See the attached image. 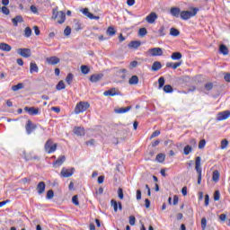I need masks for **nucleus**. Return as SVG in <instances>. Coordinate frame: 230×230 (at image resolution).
<instances>
[{
    "label": "nucleus",
    "mask_w": 230,
    "mask_h": 230,
    "mask_svg": "<svg viewBox=\"0 0 230 230\" xmlns=\"http://www.w3.org/2000/svg\"><path fill=\"white\" fill-rule=\"evenodd\" d=\"M197 12H199V9L197 8H193L192 11H182L180 14L181 19L183 21H188V19L195 17V15H197Z\"/></svg>",
    "instance_id": "2"
},
{
    "label": "nucleus",
    "mask_w": 230,
    "mask_h": 230,
    "mask_svg": "<svg viewBox=\"0 0 230 230\" xmlns=\"http://www.w3.org/2000/svg\"><path fill=\"white\" fill-rule=\"evenodd\" d=\"M89 71H91L89 66H87L85 65L81 66V73H83V75H88Z\"/></svg>",
    "instance_id": "35"
},
{
    "label": "nucleus",
    "mask_w": 230,
    "mask_h": 230,
    "mask_svg": "<svg viewBox=\"0 0 230 230\" xmlns=\"http://www.w3.org/2000/svg\"><path fill=\"white\" fill-rule=\"evenodd\" d=\"M207 226H208V220L206 219V217H203L201 219V229L206 230Z\"/></svg>",
    "instance_id": "43"
},
{
    "label": "nucleus",
    "mask_w": 230,
    "mask_h": 230,
    "mask_svg": "<svg viewBox=\"0 0 230 230\" xmlns=\"http://www.w3.org/2000/svg\"><path fill=\"white\" fill-rule=\"evenodd\" d=\"M118 195H119V199H120V200H123L124 195H123V189L119 188L118 190Z\"/></svg>",
    "instance_id": "50"
},
{
    "label": "nucleus",
    "mask_w": 230,
    "mask_h": 230,
    "mask_svg": "<svg viewBox=\"0 0 230 230\" xmlns=\"http://www.w3.org/2000/svg\"><path fill=\"white\" fill-rule=\"evenodd\" d=\"M183 215L182 213H177L176 214V220H182Z\"/></svg>",
    "instance_id": "64"
},
{
    "label": "nucleus",
    "mask_w": 230,
    "mask_h": 230,
    "mask_svg": "<svg viewBox=\"0 0 230 230\" xmlns=\"http://www.w3.org/2000/svg\"><path fill=\"white\" fill-rule=\"evenodd\" d=\"M165 155L163 153H160L156 155L155 161L157 163H164Z\"/></svg>",
    "instance_id": "31"
},
{
    "label": "nucleus",
    "mask_w": 230,
    "mask_h": 230,
    "mask_svg": "<svg viewBox=\"0 0 230 230\" xmlns=\"http://www.w3.org/2000/svg\"><path fill=\"white\" fill-rule=\"evenodd\" d=\"M30 73L33 75V73H39V66H37V63L31 62L30 64Z\"/></svg>",
    "instance_id": "22"
},
{
    "label": "nucleus",
    "mask_w": 230,
    "mask_h": 230,
    "mask_svg": "<svg viewBox=\"0 0 230 230\" xmlns=\"http://www.w3.org/2000/svg\"><path fill=\"white\" fill-rule=\"evenodd\" d=\"M128 6H134L136 4V0H127Z\"/></svg>",
    "instance_id": "58"
},
{
    "label": "nucleus",
    "mask_w": 230,
    "mask_h": 230,
    "mask_svg": "<svg viewBox=\"0 0 230 230\" xmlns=\"http://www.w3.org/2000/svg\"><path fill=\"white\" fill-rule=\"evenodd\" d=\"M24 37H26L27 39L31 37V28L30 27H26L24 30Z\"/></svg>",
    "instance_id": "39"
},
{
    "label": "nucleus",
    "mask_w": 230,
    "mask_h": 230,
    "mask_svg": "<svg viewBox=\"0 0 230 230\" xmlns=\"http://www.w3.org/2000/svg\"><path fill=\"white\" fill-rule=\"evenodd\" d=\"M119 93L116 91V88H111L103 93L104 96H118Z\"/></svg>",
    "instance_id": "21"
},
{
    "label": "nucleus",
    "mask_w": 230,
    "mask_h": 230,
    "mask_svg": "<svg viewBox=\"0 0 230 230\" xmlns=\"http://www.w3.org/2000/svg\"><path fill=\"white\" fill-rule=\"evenodd\" d=\"M31 12H32V13H39V9H37L35 5H31Z\"/></svg>",
    "instance_id": "55"
},
{
    "label": "nucleus",
    "mask_w": 230,
    "mask_h": 230,
    "mask_svg": "<svg viewBox=\"0 0 230 230\" xmlns=\"http://www.w3.org/2000/svg\"><path fill=\"white\" fill-rule=\"evenodd\" d=\"M16 52L20 57H23V58H30L31 57V49H17Z\"/></svg>",
    "instance_id": "7"
},
{
    "label": "nucleus",
    "mask_w": 230,
    "mask_h": 230,
    "mask_svg": "<svg viewBox=\"0 0 230 230\" xmlns=\"http://www.w3.org/2000/svg\"><path fill=\"white\" fill-rule=\"evenodd\" d=\"M57 143L53 142V139H49L44 146V150L47 154H53L57 152Z\"/></svg>",
    "instance_id": "1"
},
{
    "label": "nucleus",
    "mask_w": 230,
    "mask_h": 230,
    "mask_svg": "<svg viewBox=\"0 0 230 230\" xmlns=\"http://www.w3.org/2000/svg\"><path fill=\"white\" fill-rule=\"evenodd\" d=\"M193 148L190 146H186L184 148H183V154L185 155H190V154H191Z\"/></svg>",
    "instance_id": "34"
},
{
    "label": "nucleus",
    "mask_w": 230,
    "mask_h": 230,
    "mask_svg": "<svg viewBox=\"0 0 230 230\" xmlns=\"http://www.w3.org/2000/svg\"><path fill=\"white\" fill-rule=\"evenodd\" d=\"M52 15L54 19H57V17L59 19L58 24H64L66 22V13L64 11L58 12L54 10Z\"/></svg>",
    "instance_id": "5"
},
{
    "label": "nucleus",
    "mask_w": 230,
    "mask_h": 230,
    "mask_svg": "<svg viewBox=\"0 0 230 230\" xmlns=\"http://www.w3.org/2000/svg\"><path fill=\"white\" fill-rule=\"evenodd\" d=\"M158 33L161 37H163L164 35V27H161L159 30H158Z\"/></svg>",
    "instance_id": "60"
},
{
    "label": "nucleus",
    "mask_w": 230,
    "mask_h": 230,
    "mask_svg": "<svg viewBox=\"0 0 230 230\" xmlns=\"http://www.w3.org/2000/svg\"><path fill=\"white\" fill-rule=\"evenodd\" d=\"M148 31H146V28H140L138 31L139 37H145Z\"/></svg>",
    "instance_id": "40"
},
{
    "label": "nucleus",
    "mask_w": 230,
    "mask_h": 230,
    "mask_svg": "<svg viewBox=\"0 0 230 230\" xmlns=\"http://www.w3.org/2000/svg\"><path fill=\"white\" fill-rule=\"evenodd\" d=\"M205 146H206V140L201 139V140L199 141V150H202V148H204Z\"/></svg>",
    "instance_id": "49"
},
{
    "label": "nucleus",
    "mask_w": 230,
    "mask_h": 230,
    "mask_svg": "<svg viewBox=\"0 0 230 230\" xmlns=\"http://www.w3.org/2000/svg\"><path fill=\"white\" fill-rule=\"evenodd\" d=\"M94 142H95L94 139H91V140L86 141L85 145L87 146H93L94 145Z\"/></svg>",
    "instance_id": "56"
},
{
    "label": "nucleus",
    "mask_w": 230,
    "mask_h": 230,
    "mask_svg": "<svg viewBox=\"0 0 230 230\" xmlns=\"http://www.w3.org/2000/svg\"><path fill=\"white\" fill-rule=\"evenodd\" d=\"M149 55L151 57H161L163 55V49L161 48H153L148 49Z\"/></svg>",
    "instance_id": "12"
},
{
    "label": "nucleus",
    "mask_w": 230,
    "mask_h": 230,
    "mask_svg": "<svg viewBox=\"0 0 230 230\" xmlns=\"http://www.w3.org/2000/svg\"><path fill=\"white\" fill-rule=\"evenodd\" d=\"M205 206H209V195H205Z\"/></svg>",
    "instance_id": "61"
},
{
    "label": "nucleus",
    "mask_w": 230,
    "mask_h": 230,
    "mask_svg": "<svg viewBox=\"0 0 230 230\" xmlns=\"http://www.w3.org/2000/svg\"><path fill=\"white\" fill-rule=\"evenodd\" d=\"M106 33L107 35H110V37H114V35H116V30H114V27H109Z\"/></svg>",
    "instance_id": "33"
},
{
    "label": "nucleus",
    "mask_w": 230,
    "mask_h": 230,
    "mask_svg": "<svg viewBox=\"0 0 230 230\" xmlns=\"http://www.w3.org/2000/svg\"><path fill=\"white\" fill-rule=\"evenodd\" d=\"M164 93H172L173 92V88L170 84L164 85Z\"/></svg>",
    "instance_id": "42"
},
{
    "label": "nucleus",
    "mask_w": 230,
    "mask_h": 230,
    "mask_svg": "<svg viewBox=\"0 0 230 230\" xmlns=\"http://www.w3.org/2000/svg\"><path fill=\"white\" fill-rule=\"evenodd\" d=\"M129 224L131 226H136V217H134V216L129 217Z\"/></svg>",
    "instance_id": "52"
},
{
    "label": "nucleus",
    "mask_w": 230,
    "mask_h": 230,
    "mask_svg": "<svg viewBox=\"0 0 230 230\" xmlns=\"http://www.w3.org/2000/svg\"><path fill=\"white\" fill-rule=\"evenodd\" d=\"M129 85H137L139 84V77L137 75H132L128 81Z\"/></svg>",
    "instance_id": "24"
},
{
    "label": "nucleus",
    "mask_w": 230,
    "mask_h": 230,
    "mask_svg": "<svg viewBox=\"0 0 230 230\" xmlns=\"http://www.w3.org/2000/svg\"><path fill=\"white\" fill-rule=\"evenodd\" d=\"M230 118V111H225L217 113V120L224 121Z\"/></svg>",
    "instance_id": "10"
},
{
    "label": "nucleus",
    "mask_w": 230,
    "mask_h": 230,
    "mask_svg": "<svg viewBox=\"0 0 230 230\" xmlns=\"http://www.w3.org/2000/svg\"><path fill=\"white\" fill-rule=\"evenodd\" d=\"M72 202L75 204V206H80V202L78 201V196L75 195L72 198Z\"/></svg>",
    "instance_id": "45"
},
{
    "label": "nucleus",
    "mask_w": 230,
    "mask_h": 230,
    "mask_svg": "<svg viewBox=\"0 0 230 230\" xmlns=\"http://www.w3.org/2000/svg\"><path fill=\"white\" fill-rule=\"evenodd\" d=\"M137 200H141V190H137Z\"/></svg>",
    "instance_id": "63"
},
{
    "label": "nucleus",
    "mask_w": 230,
    "mask_h": 230,
    "mask_svg": "<svg viewBox=\"0 0 230 230\" xmlns=\"http://www.w3.org/2000/svg\"><path fill=\"white\" fill-rule=\"evenodd\" d=\"M219 180H220V172H218V171H214L212 174V181L214 182H218Z\"/></svg>",
    "instance_id": "28"
},
{
    "label": "nucleus",
    "mask_w": 230,
    "mask_h": 230,
    "mask_svg": "<svg viewBox=\"0 0 230 230\" xmlns=\"http://www.w3.org/2000/svg\"><path fill=\"white\" fill-rule=\"evenodd\" d=\"M224 78L226 82L230 83V73H226Z\"/></svg>",
    "instance_id": "62"
},
{
    "label": "nucleus",
    "mask_w": 230,
    "mask_h": 230,
    "mask_svg": "<svg viewBox=\"0 0 230 230\" xmlns=\"http://www.w3.org/2000/svg\"><path fill=\"white\" fill-rule=\"evenodd\" d=\"M200 161H202L200 156L196 157L195 170L198 173V184H200V182H202V167L200 166Z\"/></svg>",
    "instance_id": "3"
},
{
    "label": "nucleus",
    "mask_w": 230,
    "mask_h": 230,
    "mask_svg": "<svg viewBox=\"0 0 230 230\" xmlns=\"http://www.w3.org/2000/svg\"><path fill=\"white\" fill-rule=\"evenodd\" d=\"M56 89L58 91H62V89H66V84H64V81H59L56 86Z\"/></svg>",
    "instance_id": "36"
},
{
    "label": "nucleus",
    "mask_w": 230,
    "mask_h": 230,
    "mask_svg": "<svg viewBox=\"0 0 230 230\" xmlns=\"http://www.w3.org/2000/svg\"><path fill=\"white\" fill-rule=\"evenodd\" d=\"M75 78V75L72 73H69L66 78V82L68 85H71L73 84V79Z\"/></svg>",
    "instance_id": "32"
},
{
    "label": "nucleus",
    "mask_w": 230,
    "mask_h": 230,
    "mask_svg": "<svg viewBox=\"0 0 230 230\" xmlns=\"http://www.w3.org/2000/svg\"><path fill=\"white\" fill-rule=\"evenodd\" d=\"M130 109H132V106H128L126 108H119V109H115V112L116 114H125V112H128Z\"/></svg>",
    "instance_id": "23"
},
{
    "label": "nucleus",
    "mask_w": 230,
    "mask_h": 230,
    "mask_svg": "<svg viewBox=\"0 0 230 230\" xmlns=\"http://www.w3.org/2000/svg\"><path fill=\"white\" fill-rule=\"evenodd\" d=\"M73 132L75 136H85V128L82 127H75Z\"/></svg>",
    "instance_id": "20"
},
{
    "label": "nucleus",
    "mask_w": 230,
    "mask_h": 230,
    "mask_svg": "<svg viewBox=\"0 0 230 230\" xmlns=\"http://www.w3.org/2000/svg\"><path fill=\"white\" fill-rule=\"evenodd\" d=\"M139 46H141V41H138V40H133L128 44V48H131L133 49H137Z\"/></svg>",
    "instance_id": "25"
},
{
    "label": "nucleus",
    "mask_w": 230,
    "mask_h": 230,
    "mask_svg": "<svg viewBox=\"0 0 230 230\" xmlns=\"http://www.w3.org/2000/svg\"><path fill=\"white\" fill-rule=\"evenodd\" d=\"M36 190L39 195H42L46 191V183L44 181H40L38 183Z\"/></svg>",
    "instance_id": "17"
},
{
    "label": "nucleus",
    "mask_w": 230,
    "mask_h": 230,
    "mask_svg": "<svg viewBox=\"0 0 230 230\" xmlns=\"http://www.w3.org/2000/svg\"><path fill=\"white\" fill-rule=\"evenodd\" d=\"M161 131L155 130V132L152 133L150 139H154V137H157V136H160Z\"/></svg>",
    "instance_id": "51"
},
{
    "label": "nucleus",
    "mask_w": 230,
    "mask_h": 230,
    "mask_svg": "<svg viewBox=\"0 0 230 230\" xmlns=\"http://www.w3.org/2000/svg\"><path fill=\"white\" fill-rule=\"evenodd\" d=\"M102 78H103V74L92 75L90 76V82H92L93 84H96V82H100Z\"/></svg>",
    "instance_id": "18"
},
{
    "label": "nucleus",
    "mask_w": 230,
    "mask_h": 230,
    "mask_svg": "<svg viewBox=\"0 0 230 230\" xmlns=\"http://www.w3.org/2000/svg\"><path fill=\"white\" fill-rule=\"evenodd\" d=\"M46 62L49 65V66H57V64L60 63V58L53 56V57H49L46 58Z\"/></svg>",
    "instance_id": "13"
},
{
    "label": "nucleus",
    "mask_w": 230,
    "mask_h": 230,
    "mask_svg": "<svg viewBox=\"0 0 230 230\" xmlns=\"http://www.w3.org/2000/svg\"><path fill=\"white\" fill-rule=\"evenodd\" d=\"M214 200L218 201L220 200V191L219 190H216L214 193Z\"/></svg>",
    "instance_id": "47"
},
{
    "label": "nucleus",
    "mask_w": 230,
    "mask_h": 230,
    "mask_svg": "<svg viewBox=\"0 0 230 230\" xmlns=\"http://www.w3.org/2000/svg\"><path fill=\"white\" fill-rule=\"evenodd\" d=\"M25 112H28L30 116H37V114H40V109L35 107H28L24 108Z\"/></svg>",
    "instance_id": "9"
},
{
    "label": "nucleus",
    "mask_w": 230,
    "mask_h": 230,
    "mask_svg": "<svg viewBox=\"0 0 230 230\" xmlns=\"http://www.w3.org/2000/svg\"><path fill=\"white\" fill-rule=\"evenodd\" d=\"M64 35H66V37H68V35H71V27L66 26L65 31H64Z\"/></svg>",
    "instance_id": "48"
},
{
    "label": "nucleus",
    "mask_w": 230,
    "mask_h": 230,
    "mask_svg": "<svg viewBox=\"0 0 230 230\" xmlns=\"http://www.w3.org/2000/svg\"><path fill=\"white\" fill-rule=\"evenodd\" d=\"M181 58L182 54H181L180 52L173 53V60H179L173 63V69H177V67H181V66H182V60H181Z\"/></svg>",
    "instance_id": "6"
},
{
    "label": "nucleus",
    "mask_w": 230,
    "mask_h": 230,
    "mask_svg": "<svg viewBox=\"0 0 230 230\" xmlns=\"http://www.w3.org/2000/svg\"><path fill=\"white\" fill-rule=\"evenodd\" d=\"M228 145H229V141H227V139H223L221 141V146H220L221 150H226Z\"/></svg>",
    "instance_id": "37"
},
{
    "label": "nucleus",
    "mask_w": 230,
    "mask_h": 230,
    "mask_svg": "<svg viewBox=\"0 0 230 230\" xmlns=\"http://www.w3.org/2000/svg\"><path fill=\"white\" fill-rule=\"evenodd\" d=\"M81 12H82L86 17H88V19H93L94 21L100 20V16H94V14H93L92 13L89 12V9H88V8H84V9L81 10Z\"/></svg>",
    "instance_id": "15"
},
{
    "label": "nucleus",
    "mask_w": 230,
    "mask_h": 230,
    "mask_svg": "<svg viewBox=\"0 0 230 230\" xmlns=\"http://www.w3.org/2000/svg\"><path fill=\"white\" fill-rule=\"evenodd\" d=\"M2 13H4V15H10V9H8V7H6V6H3Z\"/></svg>",
    "instance_id": "46"
},
{
    "label": "nucleus",
    "mask_w": 230,
    "mask_h": 230,
    "mask_svg": "<svg viewBox=\"0 0 230 230\" xmlns=\"http://www.w3.org/2000/svg\"><path fill=\"white\" fill-rule=\"evenodd\" d=\"M12 91H13L14 93L21 90V89H24V84L22 83H19L18 84L16 85H13L12 86Z\"/></svg>",
    "instance_id": "29"
},
{
    "label": "nucleus",
    "mask_w": 230,
    "mask_h": 230,
    "mask_svg": "<svg viewBox=\"0 0 230 230\" xmlns=\"http://www.w3.org/2000/svg\"><path fill=\"white\" fill-rule=\"evenodd\" d=\"M205 89L207 91H211V89H213V83H208L207 84H205Z\"/></svg>",
    "instance_id": "54"
},
{
    "label": "nucleus",
    "mask_w": 230,
    "mask_h": 230,
    "mask_svg": "<svg viewBox=\"0 0 230 230\" xmlns=\"http://www.w3.org/2000/svg\"><path fill=\"white\" fill-rule=\"evenodd\" d=\"M60 173L61 177H71L75 173V167H71L70 169L63 167Z\"/></svg>",
    "instance_id": "8"
},
{
    "label": "nucleus",
    "mask_w": 230,
    "mask_h": 230,
    "mask_svg": "<svg viewBox=\"0 0 230 230\" xmlns=\"http://www.w3.org/2000/svg\"><path fill=\"white\" fill-rule=\"evenodd\" d=\"M54 197L55 192L53 191V190H49V191H47L46 199H48V200H51V199H53Z\"/></svg>",
    "instance_id": "38"
},
{
    "label": "nucleus",
    "mask_w": 230,
    "mask_h": 230,
    "mask_svg": "<svg viewBox=\"0 0 230 230\" xmlns=\"http://www.w3.org/2000/svg\"><path fill=\"white\" fill-rule=\"evenodd\" d=\"M179 13H181V9H179L177 7H174L173 8V15H174V17H178Z\"/></svg>",
    "instance_id": "53"
},
{
    "label": "nucleus",
    "mask_w": 230,
    "mask_h": 230,
    "mask_svg": "<svg viewBox=\"0 0 230 230\" xmlns=\"http://www.w3.org/2000/svg\"><path fill=\"white\" fill-rule=\"evenodd\" d=\"M89 107H91L89 102H80L79 103L76 104V106L75 108V113L80 114L82 112H85V111H87V109H89Z\"/></svg>",
    "instance_id": "4"
},
{
    "label": "nucleus",
    "mask_w": 230,
    "mask_h": 230,
    "mask_svg": "<svg viewBox=\"0 0 230 230\" xmlns=\"http://www.w3.org/2000/svg\"><path fill=\"white\" fill-rule=\"evenodd\" d=\"M219 51L222 53V55H229V49H227L226 45H221L219 47Z\"/></svg>",
    "instance_id": "30"
},
{
    "label": "nucleus",
    "mask_w": 230,
    "mask_h": 230,
    "mask_svg": "<svg viewBox=\"0 0 230 230\" xmlns=\"http://www.w3.org/2000/svg\"><path fill=\"white\" fill-rule=\"evenodd\" d=\"M164 77L163 76L158 79V89L164 87Z\"/></svg>",
    "instance_id": "41"
},
{
    "label": "nucleus",
    "mask_w": 230,
    "mask_h": 230,
    "mask_svg": "<svg viewBox=\"0 0 230 230\" xmlns=\"http://www.w3.org/2000/svg\"><path fill=\"white\" fill-rule=\"evenodd\" d=\"M161 67H163V65L161 64V62L159 61H155L152 65V71H159V69H161Z\"/></svg>",
    "instance_id": "26"
},
{
    "label": "nucleus",
    "mask_w": 230,
    "mask_h": 230,
    "mask_svg": "<svg viewBox=\"0 0 230 230\" xmlns=\"http://www.w3.org/2000/svg\"><path fill=\"white\" fill-rule=\"evenodd\" d=\"M0 49L2 51H12V47L6 43H0Z\"/></svg>",
    "instance_id": "27"
},
{
    "label": "nucleus",
    "mask_w": 230,
    "mask_h": 230,
    "mask_svg": "<svg viewBox=\"0 0 230 230\" xmlns=\"http://www.w3.org/2000/svg\"><path fill=\"white\" fill-rule=\"evenodd\" d=\"M111 206L113 207V209L116 212H118V205L119 203L115 199H111Z\"/></svg>",
    "instance_id": "44"
},
{
    "label": "nucleus",
    "mask_w": 230,
    "mask_h": 230,
    "mask_svg": "<svg viewBox=\"0 0 230 230\" xmlns=\"http://www.w3.org/2000/svg\"><path fill=\"white\" fill-rule=\"evenodd\" d=\"M97 181L99 184H103V181H105V176H99Z\"/></svg>",
    "instance_id": "57"
},
{
    "label": "nucleus",
    "mask_w": 230,
    "mask_h": 230,
    "mask_svg": "<svg viewBox=\"0 0 230 230\" xmlns=\"http://www.w3.org/2000/svg\"><path fill=\"white\" fill-rule=\"evenodd\" d=\"M66 163V155H60L52 164L54 168H58V166H62Z\"/></svg>",
    "instance_id": "14"
},
{
    "label": "nucleus",
    "mask_w": 230,
    "mask_h": 230,
    "mask_svg": "<svg viewBox=\"0 0 230 230\" xmlns=\"http://www.w3.org/2000/svg\"><path fill=\"white\" fill-rule=\"evenodd\" d=\"M37 126L35 124H33V122L31 120H27V123L25 125V130L28 134V136H30V134H31V132H33V130H36Z\"/></svg>",
    "instance_id": "11"
},
{
    "label": "nucleus",
    "mask_w": 230,
    "mask_h": 230,
    "mask_svg": "<svg viewBox=\"0 0 230 230\" xmlns=\"http://www.w3.org/2000/svg\"><path fill=\"white\" fill-rule=\"evenodd\" d=\"M157 19V13H151L146 17V22L149 24H154L155 22V20Z\"/></svg>",
    "instance_id": "16"
},
{
    "label": "nucleus",
    "mask_w": 230,
    "mask_h": 230,
    "mask_svg": "<svg viewBox=\"0 0 230 230\" xmlns=\"http://www.w3.org/2000/svg\"><path fill=\"white\" fill-rule=\"evenodd\" d=\"M181 193H182L183 197H186V195H188V187H183L181 189Z\"/></svg>",
    "instance_id": "59"
},
{
    "label": "nucleus",
    "mask_w": 230,
    "mask_h": 230,
    "mask_svg": "<svg viewBox=\"0 0 230 230\" xmlns=\"http://www.w3.org/2000/svg\"><path fill=\"white\" fill-rule=\"evenodd\" d=\"M12 22L13 26H19V23L24 22V18L22 15H16L14 18L12 19Z\"/></svg>",
    "instance_id": "19"
}]
</instances>
